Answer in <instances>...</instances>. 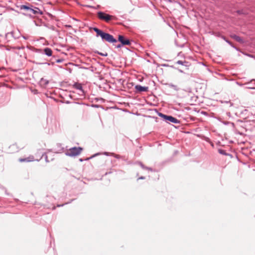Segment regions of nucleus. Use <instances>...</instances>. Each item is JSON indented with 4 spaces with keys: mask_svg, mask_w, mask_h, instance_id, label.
I'll return each instance as SVG.
<instances>
[{
    "mask_svg": "<svg viewBox=\"0 0 255 255\" xmlns=\"http://www.w3.org/2000/svg\"><path fill=\"white\" fill-rule=\"evenodd\" d=\"M97 16L100 19L104 20L107 22H109L110 21L115 20L116 19L115 16L107 14L102 11H100L97 13Z\"/></svg>",
    "mask_w": 255,
    "mask_h": 255,
    "instance_id": "1",
    "label": "nucleus"
},
{
    "mask_svg": "<svg viewBox=\"0 0 255 255\" xmlns=\"http://www.w3.org/2000/svg\"><path fill=\"white\" fill-rule=\"evenodd\" d=\"M83 149L81 147H72L71 148H70L67 152V155L70 156H75L77 155H79Z\"/></svg>",
    "mask_w": 255,
    "mask_h": 255,
    "instance_id": "2",
    "label": "nucleus"
},
{
    "mask_svg": "<svg viewBox=\"0 0 255 255\" xmlns=\"http://www.w3.org/2000/svg\"><path fill=\"white\" fill-rule=\"evenodd\" d=\"M93 30L96 32L97 36H101L103 40L105 39L107 33L103 32L102 30L98 29L97 27L93 28Z\"/></svg>",
    "mask_w": 255,
    "mask_h": 255,
    "instance_id": "3",
    "label": "nucleus"
},
{
    "mask_svg": "<svg viewBox=\"0 0 255 255\" xmlns=\"http://www.w3.org/2000/svg\"><path fill=\"white\" fill-rule=\"evenodd\" d=\"M161 116L164 118V119L167 121H168L170 122H172L173 123H177L178 120L176 118L169 116H166L163 115L162 114H160Z\"/></svg>",
    "mask_w": 255,
    "mask_h": 255,
    "instance_id": "4",
    "label": "nucleus"
},
{
    "mask_svg": "<svg viewBox=\"0 0 255 255\" xmlns=\"http://www.w3.org/2000/svg\"><path fill=\"white\" fill-rule=\"evenodd\" d=\"M104 40L110 43L117 42V40L114 38L113 36L108 33H106Z\"/></svg>",
    "mask_w": 255,
    "mask_h": 255,
    "instance_id": "5",
    "label": "nucleus"
},
{
    "mask_svg": "<svg viewBox=\"0 0 255 255\" xmlns=\"http://www.w3.org/2000/svg\"><path fill=\"white\" fill-rule=\"evenodd\" d=\"M119 41L121 42L123 45H129L130 41L128 39H125L124 36L122 35L119 36Z\"/></svg>",
    "mask_w": 255,
    "mask_h": 255,
    "instance_id": "6",
    "label": "nucleus"
},
{
    "mask_svg": "<svg viewBox=\"0 0 255 255\" xmlns=\"http://www.w3.org/2000/svg\"><path fill=\"white\" fill-rule=\"evenodd\" d=\"M19 161L20 162H31V161H34V157L33 156H30L27 158H19L18 159Z\"/></svg>",
    "mask_w": 255,
    "mask_h": 255,
    "instance_id": "7",
    "label": "nucleus"
},
{
    "mask_svg": "<svg viewBox=\"0 0 255 255\" xmlns=\"http://www.w3.org/2000/svg\"><path fill=\"white\" fill-rule=\"evenodd\" d=\"M135 88L139 92H146L148 90L147 87H142L140 85H136Z\"/></svg>",
    "mask_w": 255,
    "mask_h": 255,
    "instance_id": "8",
    "label": "nucleus"
},
{
    "mask_svg": "<svg viewBox=\"0 0 255 255\" xmlns=\"http://www.w3.org/2000/svg\"><path fill=\"white\" fill-rule=\"evenodd\" d=\"M74 87L76 89L79 90L82 94L84 93V91L82 89V86L81 84L76 83L74 85Z\"/></svg>",
    "mask_w": 255,
    "mask_h": 255,
    "instance_id": "9",
    "label": "nucleus"
},
{
    "mask_svg": "<svg viewBox=\"0 0 255 255\" xmlns=\"http://www.w3.org/2000/svg\"><path fill=\"white\" fill-rule=\"evenodd\" d=\"M9 148H11L12 149V152H17L19 150V148L18 147L16 144H12L9 146Z\"/></svg>",
    "mask_w": 255,
    "mask_h": 255,
    "instance_id": "10",
    "label": "nucleus"
},
{
    "mask_svg": "<svg viewBox=\"0 0 255 255\" xmlns=\"http://www.w3.org/2000/svg\"><path fill=\"white\" fill-rule=\"evenodd\" d=\"M44 53L48 56H50L52 54V51L49 48H46L44 49Z\"/></svg>",
    "mask_w": 255,
    "mask_h": 255,
    "instance_id": "11",
    "label": "nucleus"
},
{
    "mask_svg": "<svg viewBox=\"0 0 255 255\" xmlns=\"http://www.w3.org/2000/svg\"><path fill=\"white\" fill-rule=\"evenodd\" d=\"M231 36L232 38H233V39H234L238 42H239L240 43L243 42V39L240 37H239L236 35L233 34V35H232Z\"/></svg>",
    "mask_w": 255,
    "mask_h": 255,
    "instance_id": "12",
    "label": "nucleus"
},
{
    "mask_svg": "<svg viewBox=\"0 0 255 255\" xmlns=\"http://www.w3.org/2000/svg\"><path fill=\"white\" fill-rule=\"evenodd\" d=\"M21 9H27V10H29H29L32 11L33 13H36V11L34 10H33V9H32L31 8H30L29 7H28L27 6L25 5H21Z\"/></svg>",
    "mask_w": 255,
    "mask_h": 255,
    "instance_id": "13",
    "label": "nucleus"
},
{
    "mask_svg": "<svg viewBox=\"0 0 255 255\" xmlns=\"http://www.w3.org/2000/svg\"><path fill=\"white\" fill-rule=\"evenodd\" d=\"M74 109L75 111L77 112H80L81 111V106L78 105H75V106L74 107Z\"/></svg>",
    "mask_w": 255,
    "mask_h": 255,
    "instance_id": "14",
    "label": "nucleus"
},
{
    "mask_svg": "<svg viewBox=\"0 0 255 255\" xmlns=\"http://www.w3.org/2000/svg\"><path fill=\"white\" fill-rule=\"evenodd\" d=\"M98 53L99 55L103 56H108V53L107 52L102 53V52H98Z\"/></svg>",
    "mask_w": 255,
    "mask_h": 255,
    "instance_id": "15",
    "label": "nucleus"
},
{
    "mask_svg": "<svg viewBox=\"0 0 255 255\" xmlns=\"http://www.w3.org/2000/svg\"><path fill=\"white\" fill-rule=\"evenodd\" d=\"M177 63H179L180 64H183V62L182 61H177Z\"/></svg>",
    "mask_w": 255,
    "mask_h": 255,
    "instance_id": "16",
    "label": "nucleus"
},
{
    "mask_svg": "<svg viewBox=\"0 0 255 255\" xmlns=\"http://www.w3.org/2000/svg\"><path fill=\"white\" fill-rule=\"evenodd\" d=\"M117 47H121V45H118Z\"/></svg>",
    "mask_w": 255,
    "mask_h": 255,
    "instance_id": "17",
    "label": "nucleus"
}]
</instances>
